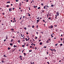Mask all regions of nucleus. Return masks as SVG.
<instances>
[{
	"label": "nucleus",
	"mask_w": 64,
	"mask_h": 64,
	"mask_svg": "<svg viewBox=\"0 0 64 64\" xmlns=\"http://www.w3.org/2000/svg\"><path fill=\"white\" fill-rule=\"evenodd\" d=\"M56 15H57V16H59V12H56Z\"/></svg>",
	"instance_id": "f257e3e1"
},
{
	"label": "nucleus",
	"mask_w": 64,
	"mask_h": 64,
	"mask_svg": "<svg viewBox=\"0 0 64 64\" xmlns=\"http://www.w3.org/2000/svg\"><path fill=\"white\" fill-rule=\"evenodd\" d=\"M53 26H52V25L51 26H50V28L51 29H52V28H53Z\"/></svg>",
	"instance_id": "f03ea898"
},
{
	"label": "nucleus",
	"mask_w": 64,
	"mask_h": 64,
	"mask_svg": "<svg viewBox=\"0 0 64 64\" xmlns=\"http://www.w3.org/2000/svg\"><path fill=\"white\" fill-rule=\"evenodd\" d=\"M19 5L20 6H21V5H22V4H21V2H20V3Z\"/></svg>",
	"instance_id": "7ed1b4c3"
},
{
	"label": "nucleus",
	"mask_w": 64,
	"mask_h": 64,
	"mask_svg": "<svg viewBox=\"0 0 64 64\" xmlns=\"http://www.w3.org/2000/svg\"><path fill=\"white\" fill-rule=\"evenodd\" d=\"M9 10L10 12V11H11V10H12V8H9Z\"/></svg>",
	"instance_id": "20e7f679"
},
{
	"label": "nucleus",
	"mask_w": 64,
	"mask_h": 64,
	"mask_svg": "<svg viewBox=\"0 0 64 64\" xmlns=\"http://www.w3.org/2000/svg\"><path fill=\"white\" fill-rule=\"evenodd\" d=\"M40 20H36V21H37V22H39V21H40Z\"/></svg>",
	"instance_id": "39448f33"
},
{
	"label": "nucleus",
	"mask_w": 64,
	"mask_h": 64,
	"mask_svg": "<svg viewBox=\"0 0 64 64\" xmlns=\"http://www.w3.org/2000/svg\"><path fill=\"white\" fill-rule=\"evenodd\" d=\"M24 56H26V54H25V53H24Z\"/></svg>",
	"instance_id": "423d86ee"
},
{
	"label": "nucleus",
	"mask_w": 64,
	"mask_h": 64,
	"mask_svg": "<svg viewBox=\"0 0 64 64\" xmlns=\"http://www.w3.org/2000/svg\"><path fill=\"white\" fill-rule=\"evenodd\" d=\"M17 47V46H15V45H14V48H15V47Z\"/></svg>",
	"instance_id": "0eeeda50"
},
{
	"label": "nucleus",
	"mask_w": 64,
	"mask_h": 64,
	"mask_svg": "<svg viewBox=\"0 0 64 64\" xmlns=\"http://www.w3.org/2000/svg\"><path fill=\"white\" fill-rule=\"evenodd\" d=\"M42 42H41L40 43V45H42Z\"/></svg>",
	"instance_id": "6e6552de"
},
{
	"label": "nucleus",
	"mask_w": 64,
	"mask_h": 64,
	"mask_svg": "<svg viewBox=\"0 0 64 64\" xmlns=\"http://www.w3.org/2000/svg\"><path fill=\"white\" fill-rule=\"evenodd\" d=\"M10 45L11 46H12V45H13V44H11V43H10Z\"/></svg>",
	"instance_id": "1a4fd4ad"
},
{
	"label": "nucleus",
	"mask_w": 64,
	"mask_h": 64,
	"mask_svg": "<svg viewBox=\"0 0 64 64\" xmlns=\"http://www.w3.org/2000/svg\"><path fill=\"white\" fill-rule=\"evenodd\" d=\"M6 39H8V36H7V35H6Z\"/></svg>",
	"instance_id": "9d476101"
},
{
	"label": "nucleus",
	"mask_w": 64,
	"mask_h": 64,
	"mask_svg": "<svg viewBox=\"0 0 64 64\" xmlns=\"http://www.w3.org/2000/svg\"><path fill=\"white\" fill-rule=\"evenodd\" d=\"M6 7H9V5H7L6 6Z\"/></svg>",
	"instance_id": "9b49d317"
},
{
	"label": "nucleus",
	"mask_w": 64,
	"mask_h": 64,
	"mask_svg": "<svg viewBox=\"0 0 64 64\" xmlns=\"http://www.w3.org/2000/svg\"><path fill=\"white\" fill-rule=\"evenodd\" d=\"M18 43H20V40H18Z\"/></svg>",
	"instance_id": "f8f14e48"
},
{
	"label": "nucleus",
	"mask_w": 64,
	"mask_h": 64,
	"mask_svg": "<svg viewBox=\"0 0 64 64\" xmlns=\"http://www.w3.org/2000/svg\"><path fill=\"white\" fill-rule=\"evenodd\" d=\"M10 2L9 1V2H7L6 3H10Z\"/></svg>",
	"instance_id": "ddd939ff"
},
{
	"label": "nucleus",
	"mask_w": 64,
	"mask_h": 64,
	"mask_svg": "<svg viewBox=\"0 0 64 64\" xmlns=\"http://www.w3.org/2000/svg\"><path fill=\"white\" fill-rule=\"evenodd\" d=\"M13 40H14L13 39H12V40H11V42H13Z\"/></svg>",
	"instance_id": "4468645a"
},
{
	"label": "nucleus",
	"mask_w": 64,
	"mask_h": 64,
	"mask_svg": "<svg viewBox=\"0 0 64 64\" xmlns=\"http://www.w3.org/2000/svg\"><path fill=\"white\" fill-rule=\"evenodd\" d=\"M24 29H25V30H26L27 29V28H24Z\"/></svg>",
	"instance_id": "2eb2a0df"
},
{
	"label": "nucleus",
	"mask_w": 64,
	"mask_h": 64,
	"mask_svg": "<svg viewBox=\"0 0 64 64\" xmlns=\"http://www.w3.org/2000/svg\"><path fill=\"white\" fill-rule=\"evenodd\" d=\"M4 57H7V56H6L5 55H4Z\"/></svg>",
	"instance_id": "dca6fc26"
},
{
	"label": "nucleus",
	"mask_w": 64,
	"mask_h": 64,
	"mask_svg": "<svg viewBox=\"0 0 64 64\" xmlns=\"http://www.w3.org/2000/svg\"><path fill=\"white\" fill-rule=\"evenodd\" d=\"M54 6V5L53 4H52L51 6V7H53Z\"/></svg>",
	"instance_id": "f3484780"
},
{
	"label": "nucleus",
	"mask_w": 64,
	"mask_h": 64,
	"mask_svg": "<svg viewBox=\"0 0 64 64\" xmlns=\"http://www.w3.org/2000/svg\"><path fill=\"white\" fill-rule=\"evenodd\" d=\"M28 27H30V25H28Z\"/></svg>",
	"instance_id": "a211bd4d"
},
{
	"label": "nucleus",
	"mask_w": 64,
	"mask_h": 64,
	"mask_svg": "<svg viewBox=\"0 0 64 64\" xmlns=\"http://www.w3.org/2000/svg\"><path fill=\"white\" fill-rule=\"evenodd\" d=\"M63 45V44H60V46H62Z\"/></svg>",
	"instance_id": "6ab92c4d"
},
{
	"label": "nucleus",
	"mask_w": 64,
	"mask_h": 64,
	"mask_svg": "<svg viewBox=\"0 0 64 64\" xmlns=\"http://www.w3.org/2000/svg\"><path fill=\"white\" fill-rule=\"evenodd\" d=\"M38 9H40V7H39L38 8Z\"/></svg>",
	"instance_id": "aec40b11"
},
{
	"label": "nucleus",
	"mask_w": 64,
	"mask_h": 64,
	"mask_svg": "<svg viewBox=\"0 0 64 64\" xmlns=\"http://www.w3.org/2000/svg\"><path fill=\"white\" fill-rule=\"evenodd\" d=\"M39 18H39V17H38L37 19H39Z\"/></svg>",
	"instance_id": "412c9836"
},
{
	"label": "nucleus",
	"mask_w": 64,
	"mask_h": 64,
	"mask_svg": "<svg viewBox=\"0 0 64 64\" xmlns=\"http://www.w3.org/2000/svg\"><path fill=\"white\" fill-rule=\"evenodd\" d=\"M11 30L12 31H14V29L13 28H12L11 29Z\"/></svg>",
	"instance_id": "4be33fe9"
},
{
	"label": "nucleus",
	"mask_w": 64,
	"mask_h": 64,
	"mask_svg": "<svg viewBox=\"0 0 64 64\" xmlns=\"http://www.w3.org/2000/svg\"><path fill=\"white\" fill-rule=\"evenodd\" d=\"M10 48H9V47H8V50H10Z\"/></svg>",
	"instance_id": "5701e85b"
},
{
	"label": "nucleus",
	"mask_w": 64,
	"mask_h": 64,
	"mask_svg": "<svg viewBox=\"0 0 64 64\" xmlns=\"http://www.w3.org/2000/svg\"><path fill=\"white\" fill-rule=\"evenodd\" d=\"M32 28H34V26H32Z\"/></svg>",
	"instance_id": "b1692460"
},
{
	"label": "nucleus",
	"mask_w": 64,
	"mask_h": 64,
	"mask_svg": "<svg viewBox=\"0 0 64 64\" xmlns=\"http://www.w3.org/2000/svg\"><path fill=\"white\" fill-rule=\"evenodd\" d=\"M46 42L47 43H49V42H48V40H47V41Z\"/></svg>",
	"instance_id": "393cba45"
},
{
	"label": "nucleus",
	"mask_w": 64,
	"mask_h": 64,
	"mask_svg": "<svg viewBox=\"0 0 64 64\" xmlns=\"http://www.w3.org/2000/svg\"><path fill=\"white\" fill-rule=\"evenodd\" d=\"M37 48L36 47H35L34 48V49H35V50H36L37 49Z\"/></svg>",
	"instance_id": "a878e982"
},
{
	"label": "nucleus",
	"mask_w": 64,
	"mask_h": 64,
	"mask_svg": "<svg viewBox=\"0 0 64 64\" xmlns=\"http://www.w3.org/2000/svg\"><path fill=\"white\" fill-rule=\"evenodd\" d=\"M22 17H20V20H21V19H22Z\"/></svg>",
	"instance_id": "bb28decb"
},
{
	"label": "nucleus",
	"mask_w": 64,
	"mask_h": 64,
	"mask_svg": "<svg viewBox=\"0 0 64 64\" xmlns=\"http://www.w3.org/2000/svg\"><path fill=\"white\" fill-rule=\"evenodd\" d=\"M30 48H32V46H30Z\"/></svg>",
	"instance_id": "cd10ccee"
},
{
	"label": "nucleus",
	"mask_w": 64,
	"mask_h": 64,
	"mask_svg": "<svg viewBox=\"0 0 64 64\" xmlns=\"http://www.w3.org/2000/svg\"><path fill=\"white\" fill-rule=\"evenodd\" d=\"M22 56H20V58H22Z\"/></svg>",
	"instance_id": "c85d7f7f"
},
{
	"label": "nucleus",
	"mask_w": 64,
	"mask_h": 64,
	"mask_svg": "<svg viewBox=\"0 0 64 64\" xmlns=\"http://www.w3.org/2000/svg\"><path fill=\"white\" fill-rule=\"evenodd\" d=\"M41 5L42 6H43V3H42L41 4Z\"/></svg>",
	"instance_id": "c756f323"
},
{
	"label": "nucleus",
	"mask_w": 64,
	"mask_h": 64,
	"mask_svg": "<svg viewBox=\"0 0 64 64\" xmlns=\"http://www.w3.org/2000/svg\"><path fill=\"white\" fill-rule=\"evenodd\" d=\"M4 61H3V60H2V63H4Z\"/></svg>",
	"instance_id": "7c9ffc66"
},
{
	"label": "nucleus",
	"mask_w": 64,
	"mask_h": 64,
	"mask_svg": "<svg viewBox=\"0 0 64 64\" xmlns=\"http://www.w3.org/2000/svg\"><path fill=\"white\" fill-rule=\"evenodd\" d=\"M52 34H51V36L52 37H53V36H52Z\"/></svg>",
	"instance_id": "2f4dec72"
},
{
	"label": "nucleus",
	"mask_w": 64,
	"mask_h": 64,
	"mask_svg": "<svg viewBox=\"0 0 64 64\" xmlns=\"http://www.w3.org/2000/svg\"><path fill=\"white\" fill-rule=\"evenodd\" d=\"M29 46V45H28V44H26V46Z\"/></svg>",
	"instance_id": "473e14b6"
},
{
	"label": "nucleus",
	"mask_w": 64,
	"mask_h": 64,
	"mask_svg": "<svg viewBox=\"0 0 64 64\" xmlns=\"http://www.w3.org/2000/svg\"><path fill=\"white\" fill-rule=\"evenodd\" d=\"M48 28L49 29H50V26H49Z\"/></svg>",
	"instance_id": "72a5a7b5"
},
{
	"label": "nucleus",
	"mask_w": 64,
	"mask_h": 64,
	"mask_svg": "<svg viewBox=\"0 0 64 64\" xmlns=\"http://www.w3.org/2000/svg\"><path fill=\"white\" fill-rule=\"evenodd\" d=\"M26 2H28V0H26Z\"/></svg>",
	"instance_id": "f704fd0d"
},
{
	"label": "nucleus",
	"mask_w": 64,
	"mask_h": 64,
	"mask_svg": "<svg viewBox=\"0 0 64 64\" xmlns=\"http://www.w3.org/2000/svg\"><path fill=\"white\" fill-rule=\"evenodd\" d=\"M34 8H36L35 6H34Z\"/></svg>",
	"instance_id": "c9c22d12"
},
{
	"label": "nucleus",
	"mask_w": 64,
	"mask_h": 64,
	"mask_svg": "<svg viewBox=\"0 0 64 64\" xmlns=\"http://www.w3.org/2000/svg\"><path fill=\"white\" fill-rule=\"evenodd\" d=\"M29 52H32V50H29Z\"/></svg>",
	"instance_id": "e433bc0d"
},
{
	"label": "nucleus",
	"mask_w": 64,
	"mask_h": 64,
	"mask_svg": "<svg viewBox=\"0 0 64 64\" xmlns=\"http://www.w3.org/2000/svg\"><path fill=\"white\" fill-rule=\"evenodd\" d=\"M44 48H46V46H44Z\"/></svg>",
	"instance_id": "4c0bfd02"
},
{
	"label": "nucleus",
	"mask_w": 64,
	"mask_h": 64,
	"mask_svg": "<svg viewBox=\"0 0 64 64\" xmlns=\"http://www.w3.org/2000/svg\"><path fill=\"white\" fill-rule=\"evenodd\" d=\"M6 39L4 40V42H5V41H6Z\"/></svg>",
	"instance_id": "58836bf2"
},
{
	"label": "nucleus",
	"mask_w": 64,
	"mask_h": 64,
	"mask_svg": "<svg viewBox=\"0 0 64 64\" xmlns=\"http://www.w3.org/2000/svg\"><path fill=\"white\" fill-rule=\"evenodd\" d=\"M18 1H19V0H16V2H18Z\"/></svg>",
	"instance_id": "ea45409f"
},
{
	"label": "nucleus",
	"mask_w": 64,
	"mask_h": 64,
	"mask_svg": "<svg viewBox=\"0 0 64 64\" xmlns=\"http://www.w3.org/2000/svg\"><path fill=\"white\" fill-rule=\"evenodd\" d=\"M28 15L29 16H30V14H28Z\"/></svg>",
	"instance_id": "a19ab883"
},
{
	"label": "nucleus",
	"mask_w": 64,
	"mask_h": 64,
	"mask_svg": "<svg viewBox=\"0 0 64 64\" xmlns=\"http://www.w3.org/2000/svg\"><path fill=\"white\" fill-rule=\"evenodd\" d=\"M51 19V17H49L48 18V19Z\"/></svg>",
	"instance_id": "79ce46f5"
},
{
	"label": "nucleus",
	"mask_w": 64,
	"mask_h": 64,
	"mask_svg": "<svg viewBox=\"0 0 64 64\" xmlns=\"http://www.w3.org/2000/svg\"><path fill=\"white\" fill-rule=\"evenodd\" d=\"M48 40L49 41H50V40H50V38H49L48 39Z\"/></svg>",
	"instance_id": "37998d69"
},
{
	"label": "nucleus",
	"mask_w": 64,
	"mask_h": 64,
	"mask_svg": "<svg viewBox=\"0 0 64 64\" xmlns=\"http://www.w3.org/2000/svg\"><path fill=\"white\" fill-rule=\"evenodd\" d=\"M41 33H42L41 34H43V33H44L43 32H41Z\"/></svg>",
	"instance_id": "c03bdc74"
},
{
	"label": "nucleus",
	"mask_w": 64,
	"mask_h": 64,
	"mask_svg": "<svg viewBox=\"0 0 64 64\" xmlns=\"http://www.w3.org/2000/svg\"><path fill=\"white\" fill-rule=\"evenodd\" d=\"M44 9H46L45 6H44Z\"/></svg>",
	"instance_id": "a18cd8bd"
},
{
	"label": "nucleus",
	"mask_w": 64,
	"mask_h": 64,
	"mask_svg": "<svg viewBox=\"0 0 64 64\" xmlns=\"http://www.w3.org/2000/svg\"><path fill=\"white\" fill-rule=\"evenodd\" d=\"M42 12H43H43H44V10H42Z\"/></svg>",
	"instance_id": "49530a36"
},
{
	"label": "nucleus",
	"mask_w": 64,
	"mask_h": 64,
	"mask_svg": "<svg viewBox=\"0 0 64 64\" xmlns=\"http://www.w3.org/2000/svg\"><path fill=\"white\" fill-rule=\"evenodd\" d=\"M60 40H61V41H62V38H61Z\"/></svg>",
	"instance_id": "de8ad7c7"
},
{
	"label": "nucleus",
	"mask_w": 64,
	"mask_h": 64,
	"mask_svg": "<svg viewBox=\"0 0 64 64\" xmlns=\"http://www.w3.org/2000/svg\"><path fill=\"white\" fill-rule=\"evenodd\" d=\"M47 63H48V64H49V62H47Z\"/></svg>",
	"instance_id": "09e8293b"
},
{
	"label": "nucleus",
	"mask_w": 64,
	"mask_h": 64,
	"mask_svg": "<svg viewBox=\"0 0 64 64\" xmlns=\"http://www.w3.org/2000/svg\"><path fill=\"white\" fill-rule=\"evenodd\" d=\"M40 41H41V40H38V41L39 42H40Z\"/></svg>",
	"instance_id": "8fccbe9b"
},
{
	"label": "nucleus",
	"mask_w": 64,
	"mask_h": 64,
	"mask_svg": "<svg viewBox=\"0 0 64 64\" xmlns=\"http://www.w3.org/2000/svg\"><path fill=\"white\" fill-rule=\"evenodd\" d=\"M57 45H58V44H55V45H56V46H57Z\"/></svg>",
	"instance_id": "3c124183"
},
{
	"label": "nucleus",
	"mask_w": 64,
	"mask_h": 64,
	"mask_svg": "<svg viewBox=\"0 0 64 64\" xmlns=\"http://www.w3.org/2000/svg\"><path fill=\"white\" fill-rule=\"evenodd\" d=\"M30 64H33V63L32 62H30Z\"/></svg>",
	"instance_id": "603ef678"
},
{
	"label": "nucleus",
	"mask_w": 64,
	"mask_h": 64,
	"mask_svg": "<svg viewBox=\"0 0 64 64\" xmlns=\"http://www.w3.org/2000/svg\"><path fill=\"white\" fill-rule=\"evenodd\" d=\"M26 34H28V32H27L26 33Z\"/></svg>",
	"instance_id": "864d4df0"
},
{
	"label": "nucleus",
	"mask_w": 64,
	"mask_h": 64,
	"mask_svg": "<svg viewBox=\"0 0 64 64\" xmlns=\"http://www.w3.org/2000/svg\"><path fill=\"white\" fill-rule=\"evenodd\" d=\"M22 47H24V45H23L22 46Z\"/></svg>",
	"instance_id": "5fc2aeb1"
},
{
	"label": "nucleus",
	"mask_w": 64,
	"mask_h": 64,
	"mask_svg": "<svg viewBox=\"0 0 64 64\" xmlns=\"http://www.w3.org/2000/svg\"><path fill=\"white\" fill-rule=\"evenodd\" d=\"M54 26H55L56 27H57V25H56V26L54 25Z\"/></svg>",
	"instance_id": "6e6d98bb"
},
{
	"label": "nucleus",
	"mask_w": 64,
	"mask_h": 64,
	"mask_svg": "<svg viewBox=\"0 0 64 64\" xmlns=\"http://www.w3.org/2000/svg\"><path fill=\"white\" fill-rule=\"evenodd\" d=\"M55 16L56 17H57V15H55Z\"/></svg>",
	"instance_id": "4d7b16f0"
},
{
	"label": "nucleus",
	"mask_w": 64,
	"mask_h": 64,
	"mask_svg": "<svg viewBox=\"0 0 64 64\" xmlns=\"http://www.w3.org/2000/svg\"><path fill=\"white\" fill-rule=\"evenodd\" d=\"M61 60H60L59 61V62H61Z\"/></svg>",
	"instance_id": "13d9d810"
},
{
	"label": "nucleus",
	"mask_w": 64,
	"mask_h": 64,
	"mask_svg": "<svg viewBox=\"0 0 64 64\" xmlns=\"http://www.w3.org/2000/svg\"><path fill=\"white\" fill-rule=\"evenodd\" d=\"M32 2H34V0H32Z\"/></svg>",
	"instance_id": "bf43d9fd"
},
{
	"label": "nucleus",
	"mask_w": 64,
	"mask_h": 64,
	"mask_svg": "<svg viewBox=\"0 0 64 64\" xmlns=\"http://www.w3.org/2000/svg\"><path fill=\"white\" fill-rule=\"evenodd\" d=\"M11 5L12 6L13 5V4H11Z\"/></svg>",
	"instance_id": "052dcab7"
},
{
	"label": "nucleus",
	"mask_w": 64,
	"mask_h": 64,
	"mask_svg": "<svg viewBox=\"0 0 64 64\" xmlns=\"http://www.w3.org/2000/svg\"><path fill=\"white\" fill-rule=\"evenodd\" d=\"M42 21H43L44 22H45V20H43Z\"/></svg>",
	"instance_id": "680f3d73"
},
{
	"label": "nucleus",
	"mask_w": 64,
	"mask_h": 64,
	"mask_svg": "<svg viewBox=\"0 0 64 64\" xmlns=\"http://www.w3.org/2000/svg\"><path fill=\"white\" fill-rule=\"evenodd\" d=\"M2 9V8H0V10H1Z\"/></svg>",
	"instance_id": "e2e57ef3"
},
{
	"label": "nucleus",
	"mask_w": 64,
	"mask_h": 64,
	"mask_svg": "<svg viewBox=\"0 0 64 64\" xmlns=\"http://www.w3.org/2000/svg\"><path fill=\"white\" fill-rule=\"evenodd\" d=\"M23 41H25V40H23Z\"/></svg>",
	"instance_id": "0e129e2a"
},
{
	"label": "nucleus",
	"mask_w": 64,
	"mask_h": 64,
	"mask_svg": "<svg viewBox=\"0 0 64 64\" xmlns=\"http://www.w3.org/2000/svg\"><path fill=\"white\" fill-rule=\"evenodd\" d=\"M14 9H15V8H12V10H14Z\"/></svg>",
	"instance_id": "69168bd1"
},
{
	"label": "nucleus",
	"mask_w": 64,
	"mask_h": 64,
	"mask_svg": "<svg viewBox=\"0 0 64 64\" xmlns=\"http://www.w3.org/2000/svg\"><path fill=\"white\" fill-rule=\"evenodd\" d=\"M25 17V16H23V18H24V17Z\"/></svg>",
	"instance_id": "338daca9"
},
{
	"label": "nucleus",
	"mask_w": 64,
	"mask_h": 64,
	"mask_svg": "<svg viewBox=\"0 0 64 64\" xmlns=\"http://www.w3.org/2000/svg\"><path fill=\"white\" fill-rule=\"evenodd\" d=\"M20 60H22V58H20Z\"/></svg>",
	"instance_id": "774afa93"
}]
</instances>
